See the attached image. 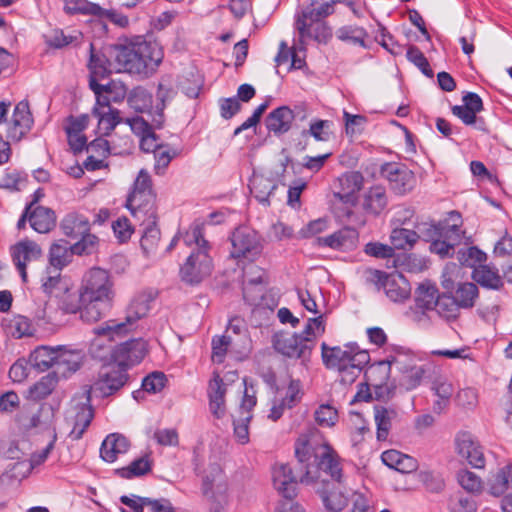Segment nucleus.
Segmentation results:
<instances>
[{
    "instance_id": "12",
    "label": "nucleus",
    "mask_w": 512,
    "mask_h": 512,
    "mask_svg": "<svg viewBox=\"0 0 512 512\" xmlns=\"http://www.w3.org/2000/svg\"><path fill=\"white\" fill-rule=\"evenodd\" d=\"M147 351L146 341L142 338H135L116 345L110 355L119 367L127 368L140 363Z\"/></svg>"
},
{
    "instance_id": "32",
    "label": "nucleus",
    "mask_w": 512,
    "mask_h": 512,
    "mask_svg": "<svg viewBox=\"0 0 512 512\" xmlns=\"http://www.w3.org/2000/svg\"><path fill=\"white\" fill-rule=\"evenodd\" d=\"M381 459L386 466L401 473H410L417 468V461L413 457L402 454L397 450L384 451Z\"/></svg>"
},
{
    "instance_id": "37",
    "label": "nucleus",
    "mask_w": 512,
    "mask_h": 512,
    "mask_svg": "<svg viewBox=\"0 0 512 512\" xmlns=\"http://www.w3.org/2000/svg\"><path fill=\"white\" fill-rule=\"evenodd\" d=\"M58 347L39 346L31 352L29 362L32 367L39 371H46L55 365L57 359Z\"/></svg>"
},
{
    "instance_id": "33",
    "label": "nucleus",
    "mask_w": 512,
    "mask_h": 512,
    "mask_svg": "<svg viewBox=\"0 0 512 512\" xmlns=\"http://www.w3.org/2000/svg\"><path fill=\"white\" fill-rule=\"evenodd\" d=\"M2 326L6 332L14 338L20 339L25 336H32L35 332L32 321L23 315H13L2 320Z\"/></svg>"
},
{
    "instance_id": "38",
    "label": "nucleus",
    "mask_w": 512,
    "mask_h": 512,
    "mask_svg": "<svg viewBox=\"0 0 512 512\" xmlns=\"http://www.w3.org/2000/svg\"><path fill=\"white\" fill-rule=\"evenodd\" d=\"M341 185L347 186V191L334 192V197L343 203H353L355 192L359 191L363 184V177L358 172H351L339 178Z\"/></svg>"
},
{
    "instance_id": "23",
    "label": "nucleus",
    "mask_w": 512,
    "mask_h": 512,
    "mask_svg": "<svg viewBox=\"0 0 512 512\" xmlns=\"http://www.w3.org/2000/svg\"><path fill=\"white\" fill-rule=\"evenodd\" d=\"M128 376L125 368L119 367L106 372H101L95 383V388L103 397H108L122 388L127 382Z\"/></svg>"
},
{
    "instance_id": "22",
    "label": "nucleus",
    "mask_w": 512,
    "mask_h": 512,
    "mask_svg": "<svg viewBox=\"0 0 512 512\" xmlns=\"http://www.w3.org/2000/svg\"><path fill=\"white\" fill-rule=\"evenodd\" d=\"M404 355L396 354L394 356H389L386 360H382L370 365L365 371L366 381L369 382L370 385L383 384L389 381L391 366L401 365L403 363L402 357Z\"/></svg>"
},
{
    "instance_id": "16",
    "label": "nucleus",
    "mask_w": 512,
    "mask_h": 512,
    "mask_svg": "<svg viewBox=\"0 0 512 512\" xmlns=\"http://www.w3.org/2000/svg\"><path fill=\"white\" fill-rule=\"evenodd\" d=\"M442 287L450 292L458 306L463 310L474 308L479 299V288L473 282L454 283L451 279H445L442 281Z\"/></svg>"
},
{
    "instance_id": "28",
    "label": "nucleus",
    "mask_w": 512,
    "mask_h": 512,
    "mask_svg": "<svg viewBox=\"0 0 512 512\" xmlns=\"http://www.w3.org/2000/svg\"><path fill=\"white\" fill-rule=\"evenodd\" d=\"M226 385L218 373H215L208 385V398L211 413L221 418L225 413Z\"/></svg>"
},
{
    "instance_id": "60",
    "label": "nucleus",
    "mask_w": 512,
    "mask_h": 512,
    "mask_svg": "<svg viewBox=\"0 0 512 512\" xmlns=\"http://www.w3.org/2000/svg\"><path fill=\"white\" fill-rule=\"evenodd\" d=\"M234 339L231 335L214 336L212 339V360L216 363H222Z\"/></svg>"
},
{
    "instance_id": "50",
    "label": "nucleus",
    "mask_w": 512,
    "mask_h": 512,
    "mask_svg": "<svg viewBox=\"0 0 512 512\" xmlns=\"http://www.w3.org/2000/svg\"><path fill=\"white\" fill-rule=\"evenodd\" d=\"M333 123L330 120L313 119L310 122L309 129L302 131V136H311L316 141H329L332 135L331 127Z\"/></svg>"
},
{
    "instance_id": "21",
    "label": "nucleus",
    "mask_w": 512,
    "mask_h": 512,
    "mask_svg": "<svg viewBox=\"0 0 512 512\" xmlns=\"http://www.w3.org/2000/svg\"><path fill=\"white\" fill-rule=\"evenodd\" d=\"M358 232L351 227H344L326 237H318L317 243L322 247H329L338 250H349L356 246Z\"/></svg>"
},
{
    "instance_id": "27",
    "label": "nucleus",
    "mask_w": 512,
    "mask_h": 512,
    "mask_svg": "<svg viewBox=\"0 0 512 512\" xmlns=\"http://www.w3.org/2000/svg\"><path fill=\"white\" fill-rule=\"evenodd\" d=\"M158 214L154 212V217L149 214H141V226L143 227V234L140 240V245L146 254L153 252L160 241V230L157 227Z\"/></svg>"
},
{
    "instance_id": "4",
    "label": "nucleus",
    "mask_w": 512,
    "mask_h": 512,
    "mask_svg": "<svg viewBox=\"0 0 512 512\" xmlns=\"http://www.w3.org/2000/svg\"><path fill=\"white\" fill-rule=\"evenodd\" d=\"M203 221H195L184 236L187 246L194 245L186 262L180 268L181 279L188 284H198L208 277L213 269L210 251L212 246L204 237Z\"/></svg>"
},
{
    "instance_id": "63",
    "label": "nucleus",
    "mask_w": 512,
    "mask_h": 512,
    "mask_svg": "<svg viewBox=\"0 0 512 512\" xmlns=\"http://www.w3.org/2000/svg\"><path fill=\"white\" fill-rule=\"evenodd\" d=\"M80 240L72 245V251L76 255L90 254L94 251L98 238L90 231L79 236Z\"/></svg>"
},
{
    "instance_id": "31",
    "label": "nucleus",
    "mask_w": 512,
    "mask_h": 512,
    "mask_svg": "<svg viewBox=\"0 0 512 512\" xmlns=\"http://www.w3.org/2000/svg\"><path fill=\"white\" fill-rule=\"evenodd\" d=\"M60 228L65 236L76 239L90 231V222L84 215L71 212L62 219Z\"/></svg>"
},
{
    "instance_id": "20",
    "label": "nucleus",
    "mask_w": 512,
    "mask_h": 512,
    "mask_svg": "<svg viewBox=\"0 0 512 512\" xmlns=\"http://www.w3.org/2000/svg\"><path fill=\"white\" fill-rule=\"evenodd\" d=\"M73 409L75 412L74 423L69 437L73 441H78L83 437L94 418V410L90 403L89 393L85 396V401L76 403Z\"/></svg>"
},
{
    "instance_id": "57",
    "label": "nucleus",
    "mask_w": 512,
    "mask_h": 512,
    "mask_svg": "<svg viewBox=\"0 0 512 512\" xmlns=\"http://www.w3.org/2000/svg\"><path fill=\"white\" fill-rule=\"evenodd\" d=\"M457 481L465 491L472 494H479L483 489L481 478L469 470H460L457 473Z\"/></svg>"
},
{
    "instance_id": "45",
    "label": "nucleus",
    "mask_w": 512,
    "mask_h": 512,
    "mask_svg": "<svg viewBox=\"0 0 512 512\" xmlns=\"http://www.w3.org/2000/svg\"><path fill=\"white\" fill-rule=\"evenodd\" d=\"M337 38L343 42H348L353 45H359L366 48L365 39L368 37L367 31L360 26L346 25L340 27L336 32Z\"/></svg>"
},
{
    "instance_id": "44",
    "label": "nucleus",
    "mask_w": 512,
    "mask_h": 512,
    "mask_svg": "<svg viewBox=\"0 0 512 512\" xmlns=\"http://www.w3.org/2000/svg\"><path fill=\"white\" fill-rule=\"evenodd\" d=\"M329 483L326 488L320 491V496L325 508L330 512L342 511L348 504L347 496L340 490L328 489Z\"/></svg>"
},
{
    "instance_id": "1",
    "label": "nucleus",
    "mask_w": 512,
    "mask_h": 512,
    "mask_svg": "<svg viewBox=\"0 0 512 512\" xmlns=\"http://www.w3.org/2000/svg\"><path fill=\"white\" fill-rule=\"evenodd\" d=\"M295 456L300 465V475L285 463H276L271 471L273 486L285 499L292 500L296 496L298 482L306 485L316 482L320 471L329 474L338 484L342 482L338 455L318 433L301 434L295 442Z\"/></svg>"
},
{
    "instance_id": "61",
    "label": "nucleus",
    "mask_w": 512,
    "mask_h": 512,
    "mask_svg": "<svg viewBox=\"0 0 512 512\" xmlns=\"http://www.w3.org/2000/svg\"><path fill=\"white\" fill-rule=\"evenodd\" d=\"M407 59L413 63L427 77H433L434 73L423 52L416 46H410L406 53Z\"/></svg>"
},
{
    "instance_id": "25",
    "label": "nucleus",
    "mask_w": 512,
    "mask_h": 512,
    "mask_svg": "<svg viewBox=\"0 0 512 512\" xmlns=\"http://www.w3.org/2000/svg\"><path fill=\"white\" fill-rule=\"evenodd\" d=\"M130 448L129 440L122 434L112 433L106 436L100 448L101 458L109 463H113L119 455L125 454Z\"/></svg>"
},
{
    "instance_id": "35",
    "label": "nucleus",
    "mask_w": 512,
    "mask_h": 512,
    "mask_svg": "<svg viewBox=\"0 0 512 512\" xmlns=\"http://www.w3.org/2000/svg\"><path fill=\"white\" fill-rule=\"evenodd\" d=\"M370 361L369 354L357 355L350 364L339 367L336 370L339 373V381L344 385H351L361 374L365 365Z\"/></svg>"
},
{
    "instance_id": "19",
    "label": "nucleus",
    "mask_w": 512,
    "mask_h": 512,
    "mask_svg": "<svg viewBox=\"0 0 512 512\" xmlns=\"http://www.w3.org/2000/svg\"><path fill=\"white\" fill-rule=\"evenodd\" d=\"M400 409L395 404L382 403L373 406L374 421L376 424V438L378 441L387 440L392 429V424L399 417Z\"/></svg>"
},
{
    "instance_id": "18",
    "label": "nucleus",
    "mask_w": 512,
    "mask_h": 512,
    "mask_svg": "<svg viewBox=\"0 0 512 512\" xmlns=\"http://www.w3.org/2000/svg\"><path fill=\"white\" fill-rule=\"evenodd\" d=\"M457 453L465 458L474 468H484L485 457L482 447L474 440L469 432H460L455 438Z\"/></svg>"
},
{
    "instance_id": "54",
    "label": "nucleus",
    "mask_w": 512,
    "mask_h": 512,
    "mask_svg": "<svg viewBox=\"0 0 512 512\" xmlns=\"http://www.w3.org/2000/svg\"><path fill=\"white\" fill-rule=\"evenodd\" d=\"M175 95V91L171 86H166L163 83H159L156 97L160 101V107L157 105L156 115L152 119V123L155 128H161L164 122V114L163 110L165 108L166 102L171 100Z\"/></svg>"
},
{
    "instance_id": "29",
    "label": "nucleus",
    "mask_w": 512,
    "mask_h": 512,
    "mask_svg": "<svg viewBox=\"0 0 512 512\" xmlns=\"http://www.w3.org/2000/svg\"><path fill=\"white\" fill-rule=\"evenodd\" d=\"M471 278L477 286L480 285L489 290H500L504 285L498 269L487 264L475 267Z\"/></svg>"
},
{
    "instance_id": "34",
    "label": "nucleus",
    "mask_w": 512,
    "mask_h": 512,
    "mask_svg": "<svg viewBox=\"0 0 512 512\" xmlns=\"http://www.w3.org/2000/svg\"><path fill=\"white\" fill-rule=\"evenodd\" d=\"M111 63L107 56L94 50L93 44H90V58L88 62L89 79L103 80L111 73Z\"/></svg>"
},
{
    "instance_id": "47",
    "label": "nucleus",
    "mask_w": 512,
    "mask_h": 512,
    "mask_svg": "<svg viewBox=\"0 0 512 512\" xmlns=\"http://www.w3.org/2000/svg\"><path fill=\"white\" fill-rule=\"evenodd\" d=\"M93 115L98 118V129L104 135H108L120 123L119 111L114 108L109 110H101L93 108Z\"/></svg>"
},
{
    "instance_id": "40",
    "label": "nucleus",
    "mask_w": 512,
    "mask_h": 512,
    "mask_svg": "<svg viewBox=\"0 0 512 512\" xmlns=\"http://www.w3.org/2000/svg\"><path fill=\"white\" fill-rule=\"evenodd\" d=\"M73 254L72 245L65 240H59L50 247L49 262L54 268L61 270L70 263Z\"/></svg>"
},
{
    "instance_id": "30",
    "label": "nucleus",
    "mask_w": 512,
    "mask_h": 512,
    "mask_svg": "<svg viewBox=\"0 0 512 512\" xmlns=\"http://www.w3.org/2000/svg\"><path fill=\"white\" fill-rule=\"evenodd\" d=\"M30 226L38 233H48L56 225L55 212L44 206H36L30 210Z\"/></svg>"
},
{
    "instance_id": "2",
    "label": "nucleus",
    "mask_w": 512,
    "mask_h": 512,
    "mask_svg": "<svg viewBox=\"0 0 512 512\" xmlns=\"http://www.w3.org/2000/svg\"><path fill=\"white\" fill-rule=\"evenodd\" d=\"M60 309L66 314H79L86 323L101 320L112 308L114 291L109 273L93 268L85 276L78 292L65 291Z\"/></svg>"
},
{
    "instance_id": "36",
    "label": "nucleus",
    "mask_w": 512,
    "mask_h": 512,
    "mask_svg": "<svg viewBox=\"0 0 512 512\" xmlns=\"http://www.w3.org/2000/svg\"><path fill=\"white\" fill-rule=\"evenodd\" d=\"M387 202L385 188L373 186L364 195L363 209L372 215H379L386 208Z\"/></svg>"
},
{
    "instance_id": "8",
    "label": "nucleus",
    "mask_w": 512,
    "mask_h": 512,
    "mask_svg": "<svg viewBox=\"0 0 512 512\" xmlns=\"http://www.w3.org/2000/svg\"><path fill=\"white\" fill-rule=\"evenodd\" d=\"M232 250L230 255L234 259L254 260L262 252L259 234L247 226L237 227L230 236Z\"/></svg>"
},
{
    "instance_id": "24",
    "label": "nucleus",
    "mask_w": 512,
    "mask_h": 512,
    "mask_svg": "<svg viewBox=\"0 0 512 512\" xmlns=\"http://www.w3.org/2000/svg\"><path fill=\"white\" fill-rule=\"evenodd\" d=\"M294 118V112L290 107L280 106L267 115L265 125L268 132L280 136L290 130Z\"/></svg>"
},
{
    "instance_id": "42",
    "label": "nucleus",
    "mask_w": 512,
    "mask_h": 512,
    "mask_svg": "<svg viewBox=\"0 0 512 512\" xmlns=\"http://www.w3.org/2000/svg\"><path fill=\"white\" fill-rule=\"evenodd\" d=\"M438 315L447 321L456 320L460 315L461 308L450 294L446 291L440 295L434 309Z\"/></svg>"
},
{
    "instance_id": "56",
    "label": "nucleus",
    "mask_w": 512,
    "mask_h": 512,
    "mask_svg": "<svg viewBox=\"0 0 512 512\" xmlns=\"http://www.w3.org/2000/svg\"><path fill=\"white\" fill-rule=\"evenodd\" d=\"M419 481L425 489L430 493L439 494L445 489V480L440 473L433 471H420L418 474Z\"/></svg>"
},
{
    "instance_id": "53",
    "label": "nucleus",
    "mask_w": 512,
    "mask_h": 512,
    "mask_svg": "<svg viewBox=\"0 0 512 512\" xmlns=\"http://www.w3.org/2000/svg\"><path fill=\"white\" fill-rule=\"evenodd\" d=\"M511 476L512 465L502 467L494 476L489 486V493L495 497L503 495L509 487Z\"/></svg>"
},
{
    "instance_id": "49",
    "label": "nucleus",
    "mask_w": 512,
    "mask_h": 512,
    "mask_svg": "<svg viewBox=\"0 0 512 512\" xmlns=\"http://www.w3.org/2000/svg\"><path fill=\"white\" fill-rule=\"evenodd\" d=\"M440 295L435 286L420 285L415 298L416 307L421 310H434Z\"/></svg>"
},
{
    "instance_id": "6",
    "label": "nucleus",
    "mask_w": 512,
    "mask_h": 512,
    "mask_svg": "<svg viewBox=\"0 0 512 512\" xmlns=\"http://www.w3.org/2000/svg\"><path fill=\"white\" fill-rule=\"evenodd\" d=\"M126 202V207L135 218L141 219V214L144 213L154 217V212H157L156 192L153 189L152 178L146 169L139 171Z\"/></svg>"
},
{
    "instance_id": "48",
    "label": "nucleus",
    "mask_w": 512,
    "mask_h": 512,
    "mask_svg": "<svg viewBox=\"0 0 512 512\" xmlns=\"http://www.w3.org/2000/svg\"><path fill=\"white\" fill-rule=\"evenodd\" d=\"M127 101L129 106L136 112H146L152 108V95L141 86L131 90Z\"/></svg>"
},
{
    "instance_id": "7",
    "label": "nucleus",
    "mask_w": 512,
    "mask_h": 512,
    "mask_svg": "<svg viewBox=\"0 0 512 512\" xmlns=\"http://www.w3.org/2000/svg\"><path fill=\"white\" fill-rule=\"evenodd\" d=\"M366 280L383 289L386 296L394 302H400L409 297V287L405 278L398 273H386L376 269L366 270Z\"/></svg>"
},
{
    "instance_id": "46",
    "label": "nucleus",
    "mask_w": 512,
    "mask_h": 512,
    "mask_svg": "<svg viewBox=\"0 0 512 512\" xmlns=\"http://www.w3.org/2000/svg\"><path fill=\"white\" fill-rule=\"evenodd\" d=\"M420 238V235L411 229L395 227L390 235L391 244L396 249L411 248Z\"/></svg>"
},
{
    "instance_id": "11",
    "label": "nucleus",
    "mask_w": 512,
    "mask_h": 512,
    "mask_svg": "<svg viewBox=\"0 0 512 512\" xmlns=\"http://www.w3.org/2000/svg\"><path fill=\"white\" fill-rule=\"evenodd\" d=\"M380 173L389 182V186L395 194L404 195L415 187V175L405 164L384 163L381 166Z\"/></svg>"
},
{
    "instance_id": "9",
    "label": "nucleus",
    "mask_w": 512,
    "mask_h": 512,
    "mask_svg": "<svg viewBox=\"0 0 512 512\" xmlns=\"http://www.w3.org/2000/svg\"><path fill=\"white\" fill-rule=\"evenodd\" d=\"M338 2L339 0H331L323 3L312 1L302 10L301 15L295 22L300 42L303 43L305 41V36L311 34V29L314 23L324 22L323 19L334 13V6Z\"/></svg>"
},
{
    "instance_id": "52",
    "label": "nucleus",
    "mask_w": 512,
    "mask_h": 512,
    "mask_svg": "<svg viewBox=\"0 0 512 512\" xmlns=\"http://www.w3.org/2000/svg\"><path fill=\"white\" fill-rule=\"evenodd\" d=\"M64 10L70 15L81 14L96 17L97 12L101 11V6L88 0H66Z\"/></svg>"
},
{
    "instance_id": "58",
    "label": "nucleus",
    "mask_w": 512,
    "mask_h": 512,
    "mask_svg": "<svg viewBox=\"0 0 512 512\" xmlns=\"http://www.w3.org/2000/svg\"><path fill=\"white\" fill-rule=\"evenodd\" d=\"M325 332V322L323 315H319L315 318H309L304 330L301 333H298L301 335L302 339L309 338L311 340L312 344V350L315 347V340L317 336L322 335Z\"/></svg>"
},
{
    "instance_id": "62",
    "label": "nucleus",
    "mask_w": 512,
    "mask_h": 512,
    "mask_svg": "<svg viewBox=\"0 0 512 512\" xmlns=\"http://www.w3.org/2000/svg\"><path fill=\"white\" fill-rule=\"evenodd\" d=\"M27 182V175L17 170L7 171L1 180L0 187L19 191Z\"/></svg>"
},
{
    "instance_id": "41",
    "label": "nucleus",
    "mask_w": 512,
    "mask_h": 512,
    "mask_svg": "<svg viewBox=\"0 0 512 512\" xmlns=\"http://www.w3.org/2000/svg\"><path fill=\"white\" fill-rule=\"evenodd\" d=\"M58 376L55 372L48 373L29 388V398L34 401L45 399L55 389Z\"/></svg>"
},
{
    "instance_id": "17",
    "label": "nucleus",
    "mask_w": 512,
    "mask_h": 512,
    "mask_svg": "<svg viewBox=\"0 0 512 512\" xmlns=\"http://www.w3.org/2000/svg\"><path fill=\"white\" fill-rule=\"evenodd\" d=\"M11 256L23 282H26V266L38 260L42 256V250L36 242L24 239L11 247Z\"/></svg>"
},
{
    "instance_id": "10",
    "label": "nucleus",
    "mask_w": 512,
    "mask_h": 512,
    "mask_svg": "<svg viewBox=\"0 0 512 512\" xmlns=\"http://www.w3.org/2000/svg\"><path fill=\"white\" fill-rule=\"evenodd\" d=\"M273 347L282 355L308 361L312 352L309 338L302 339L298 333L280 332L273 337Z\"/></svg>"
},
{
    "instance_id": "51",
    "label": "nucleus",
    "mask_w": 512,
    "mask_h": 512,
    "mask_svg": "<svg viewBox=\"0 0 512 512\" xmlns=\"http://www.w3.org/2000/svg\"><path fill=\"white\" fill-rule=\"evenodd\" d=\"M457 259L461 265L475 268L478 265H484L487 260V255L476 246L466 249H460L457 252Z\"/></svg>"
},
{
    "instance_id": "5",
    "label": "nucleus",
    "mask_w": 512,
    "mask_h": 512,
    "mask_svg": "<svg viewBox=\"0 0 512 512\" xmlns=\"http://www.w3.org/2000/svg\"><path fill=\"white\" fill-rule=\"evenodd\" d=\"M157 297V291L154 289H146L136 294L125 311L123 321L115 319L108 320L102 325L95 327L93 333L99 337H107L114 340L115 337H123L131 332L136 323L147 316L151 309V303Z\"/></svg>"
},
{
    "instance_id": "39",
    "label": "nucleus",
    "mask_w": 512,
    "mask_h": 512,
    "mask_svg": "<svg viewBox=\"0 0 512 512\" xmlns=\"http://www.w3.org/2000/svg\"><path fill=\"white\" fill-rule=\"evenodd\" d=\"M398 354L404 355L402 357L403 363L398 365V369L407 374V388L413 389L420 383L424 375V369L414 364V357L409 352L399 349Z\"/></svg>"
},
{
    "instance_id": "3",
    "label": "nucleus",
    "mask_w": 512,
    "mask_h": 512,
    "mask_svg": "<svg viewBox=\"0 0 512 512\" xmlns=\"http://www.w3.org/2000/svg\"><path fill=\"white\" fill-rule=\"evenodd\" d=\"M118 70H123L141 78H149L156 73L164 58L163 48L159 42L136 37L127 45H115L109 50Z\"/></svg>"
},
{
    "instance_id": "15",
    "label": "nucleus",
    "mask_w": 512,
    "mask_h": 512,
    "mask_svg": "<svg viewBox=\"0 0 512 512\" xmlns=\"http://www.w3.org/2000/svg\"><path fill=\"white\" fill-rule=\"evenodd\" d=\"M33 122L28 101H20L8 122L7 137L13 141H20L31 130Z\"/></svg>"
},
{
    "instance_id": "59",
    "label": "nucleus",
    "mask_w": 512,
    "mask_h": 512,
    "mask_svg": "<svg viewBox=\"0 0 512 512\" xmlns=\"http://www.w3.org/2000/svg\"><path fill=\"white\" fill-rule=\"evenodd\" d=\"M314 418L322 427H333L338 421V411L329 404H321L314 412Z\"/></svg>"
},
{
    "instance_id": "55",
    "label": "nucleus",
    "mask_w": 512,
    "mask_h": 512,
    "mask_svg": "<svg viewBox=\"0 0 512 512\" xmlns=\"http://www.w3.org/2000/svg\"><path fill=\"white\" fill-rule=\"evenodd\" d=\"M151 470V464L148 457H141L131 462L127 467L116 470V473L126 479L138 477L147 474Z\"/></svg>"
},
{
    "instance_id": "26",
    "label": "nucleus",
    "mask_w": 512,
    "mask_h": 512,
    "mask_svg": "<svg viewBox=\"0 0 512 512\" xmlns=\"http://www.w3.org/2000/svg\"><path fill=\"white\" fill-rule=\"evenodd\" d=\"M84 355L81 350H67L63 347H58L57 359L55 361L56 375L61 374L63 377H68L70 374L76 372L82 362Z\"/></svg>"
},
{
    "instance_id": "43",
    "label": "nucleus",
    "mask_w": 512,
    "mask_h": 512,
    "mask_svg": "<svg viewBox=\"0 0 512 512\" xmlns=\"http://www.w3.org/2000/svg\"><path fill=\"white\" fill-rule=\"evenodd\" d=\"M277 185L263 176L254 177L250 190L256 200L264 205H269V197L276 190Z\"/></svg>"
},
{
    "instance_id": "13",
    "label": "nucleus",
    "mask_w": 512,
    "mask_h": 512,
    "mask_svg": "<svg viewBox=\"0 0 512 512\" xmlns=\"http://www.w3.org/2000/svg\"><path fill=\"white\" fill-rule=\"evenodd\" d=\"M359 354H369L366 350H361L355 343H348L343 347L328 346L325 342L321 344V356L324 365L328 369H337L350 364Z\"/></svg>"
},
{
    "instance_id": "14",
    "label": "nucleus",
    "mask_w": 512,
    "mask_h": 512,
    "mask_svg": "<svg viewBox=\"0 0 512 512\" xmlns=\"http://www.w3.org/2000/svg\"><path fill=\"white\" fill-rule=\"evenodd\" d=\"M450 215L452 218H456L454 223L451 225V229H448L447 232H444V235H442L436 241H432L429 246V250L432 253H435L442 258L453 255L454 248L461 243L463 235V231L460 229L462 224L460 213L457 211H452Z\"/></svg>"
},
{
    "instance_id": "64",
    "label": "nucleus",
    "mask_w": 512,
    "mask_h": 512,
    "mask_svg": "<svg viewBox=\"0 0 512 512\" xmlns=\"http://www.w3.org/2000/svg\"><path fill=\"white\" fill-rule=\"evenodd\" d=\"M451 225L452 224L446 222L428 225L425 224L423 229L419 228V235L422 236L425 241L430 242L431 244L432 241H436L442 235H444V232H447L448 229H451Z\"/></svg>"
}]
</instances>
